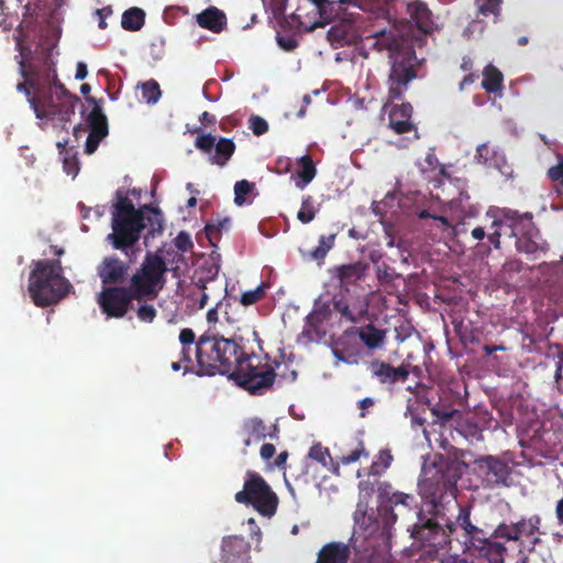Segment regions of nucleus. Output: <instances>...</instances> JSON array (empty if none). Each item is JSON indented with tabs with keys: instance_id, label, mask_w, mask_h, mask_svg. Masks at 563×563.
<instances>
[{
	"instance_id": "nucleus-28",
	"label": "nucleus",
	"mask_w": 563,
	"mask_h": 563,
	"mask_svg": "<svg viewBox=\"0 0 563 563\" xmlns=\"http://www.w3.org/2000/svg\"><path fill=\"white\" fill-rule=\"evenodd\" d=\"M347 333L358 335L362 343L369 350L383 347L386 341V330L378 329L373 323L364 327H352L347 329Z\"/></svg>"
},
{
	"instance_id": "nucleus-16",
	"label": "nucleus",
	"mask_w": 563,
	"mask_h": 563,
	"mask_svg": "<svg viewBox=\"0 0 563 563\" xmlns=\"http://www.w3.org/2000/svg\"><path fill=\"white\" fill-rule=\"evenodd\" d=\"M87 101L93 103V107L87 117L89 134L85 143V153L92 154L98 148L101 140L108 135L109 129L108 119L97 100L92 97H87Z\"/></svg>"
},
{
	"instance_id": "nucleus-13",
	"label": "nucleus",
	"mask_w": 563,
	"mask_h": 563,
	"mask_svg": "<svg viewBox=\"0 0 563 563\" xmlns=\"http://www.w3.org/2000/svg\"><path fill=\"white\" fill-rule=\"evenodd\" d=\"M506 547L495 538L485 533L479 539L471 541L463 548V553L470 555L477 563H505Z\"/></svg>"
},
{
	"instance_id": "nucleus-45",
	"label": "nucleus",
	"mask_w": 563,
	"mask_h": 563,
	"mask_svg": "<svg viewBox=\"0 0 563 563\" xmlns=\"http://www.w3.org/2000/svg\"><path fill=\"white\" fill-rule=\"evenodd\" d=\"M334 239L335 234H331L328 236L321 235L319 239V245L316 249H313L310 253L311 258L316 261H323L328 252L333 247Z\"/></svg>"
},
{
	"instance_id": "nucleus-38",
	"label": "nucleus",
	"mask_w": 563,
	"mask_h": 563,
	"mask_svg": "<svg viewBox=\"0 0 563 563\" xmlns=\"http://www.w3.org/2000/svg\"><path fill=\"white\" fill-rule=\"evenodd\" d=\"M298 164L300 170L297 173L298 179L296 180V187L303 189L316 177L317 169L310 155L301 156Z\"/></svg>"
},
{
	"instance_id": "nucleus-1",
	"label": "nucleus",
	"mask_w": 563,
	"mask_h": 563,
	"mask_svg": "<svg viewBox=\"0 0 563 563\" xmlns=\"http://www.w3.org/2000/svg\"><path fill=\"white\" fill-rule=\"evenodd\" d=\"M365 45L376 52H388L390 70L388 75V98L401 100L409 84L418 77L416 53L405 46L404 41L394 29H382L365 37Z\"/></svg>"
},
{
	"instance_id": "nucleus-7",
	"label": "nucleus",
	"mask_w": 563,
	"mask_h": 563,
	"mask_svg": "<svg viewBox=\"0 0 563 563\" xmlns=\"http://www.w3.org/2000/svg\"><path fill=\"white\" fill-rule=\"evenodd\" d=\"M147 214L111 217L112 232L108 234L107 241L114 250L122 251L130 262H134L136 252L135 247L141 239L142 231L150 229Z\"/></svg>"
},
{
	"instance_id": "nucleus-41",
	"label": "nucleus",
	"mask_w": 563,
	"mask_h": 563,
	"mask_svg": "<svg viewBox=\"0 0 563 563\" xmlns=\"http://www.w3.org/2000/svg\"><path fill=\"white\" fill-rule=\"evenodd\" d=\"M57 146L62 148L60 155L65 173L75 177L80 169L77 152L73 148H66L65 145L60 142L57 143Z\"/></svg>"
},
{
	"instance_id": "nucleus-61",
	"label": "nucleus",
	"mask_w": 563,
	"mask_h": 563,
	"mask_svg": "<svg viewBox=\"0 0 563 563\" xmlns=\"http://www.w3.org/2000/svg\"><path fill=\"white\" fill-rule=\"evenodd\" d=\"M277 44L286 52H291L298 46V41L292 35H277Z\"/></svg>"
},
{
	"instance_id": "nucleus-44",
	"label": "nucleus",
	"mask_w": 563,
	"mask_h": 563,
	"mask_svg": "<svg viewBox=\"0 0 563 563\" xmlns=\"http://www.w3.org/2000/svg\"><path fill=\"white\" fill-rule=\"evenodd\" d=\"M501 4L503 0H476L478 13L484 16L494 15L495 21L500 15Z\"/></svg>"
},
{
	"instance_id": "nucleus-32",
	"label": "nucleus",
	"mask_w": 563,
	"mask_h": 563,
	"mask_svg": "<svg viewBox=\"0 0 563 563\" xmlns=\"http://www.w3.org/2000/svg\"><path fill=\"white\" fill-rule=\"evenodd\" d=\"M367 268L368 265L362 262L342 265L335 268L336 277L341 286L345 288V292H349L350 285L356 284L365 276Z\"/></svg>"
},
{
	"instance_id": "nucleus-62",
	"label": "nucleus",
	"mask_w": 563,
	"mask_h": 563,
	"mask_svg": "<svg viewBox=\"0 0 563 563\" xmlns=\"http://www.w3.org/2000/svg\"><path fill=\"white\" fill-rule=\"evenodd\" d=\"M461 432L471 438L479 439L482 437V430L476 423L465 422L461 426Z\"/></svg>"
},
{
	"instance_id": "nucleus-56",
	"label": "nucleus",
	"mask_w": 563,
	"mask_h": 563,
	"mask_svg": "<svg viewBox=\"0 0 563 563\" xmlns=\"http://www.w3.org/2000/svg\"><path fill=\"white\" fill-rule=\"evenodd\" d=\"M559 163L548 170V177L563 186V156L558 155Z\"/></svg>"
},
{
	"instance_id": "nucleus-26",
	"label": "nucleus",
	"mask_w": 563,
	"mask_h": 563,
	"mask_svg": "<svg viewBox=\"0 0 563 563\" xmlns=\"http://www.w3.org/2000/svg\"><path fill=\"white\" fill-rule=\"evenodd\" d=\"M378 498L382 506L389 508L391 511L393 521H396L397 516L393 514V509L398 506H404L410 509L415 497L410 494L393 490V486L389 483H380L378 486Z\"/></svg>"
},
{
	"instance_id": "nucleus-36",
	"label": "nucleus",
	"mask_w": 563,
	"mask_h": 563,
	"mask_svg": "<svg viewBox=\"0 0 563 563\" xmlns=\"http://www.w3.org/2000/svg\"><path fill=\"white\" fill-rule=\"evenodd\" d=\"M476 158L478 163L487 166L497 168L501 172V167L505 164V156L494 146L488 143L481 144L477 147Z\"/></svg>"
},
{
	"instance_id": "nucleus-30",
	"label": "nucleus",
	"mask_w": 563,
	"mask_h": 563,
	"mask_svg": "<svg viewBox=\"0 0 563 563\" xmlns=\"http://www.w3.org/2000/svg\"><path fill=\"white\" fill-rule=\"evenodd\" d=\"M504 217L512 224L514 238H516V240L538 229L533 222L531 212L520 213L517 210L504 208Z\"/></svg>"
},
{
	"instance_id": "nucleus-9",
	"label": "nucleus",
	"mask_w": 563,
	"mask_h": 563,
	"mask_svg": "<svg viewBox=\"0 0 563 563\" xmlns=\"http://www.w3.org/2000/svg\"><path fill=\"white\" fill-rule=\"evenodd\" d=\"M16 51L20 52L21 59L18 60L19 73L23 77V81L16 85V90L26 96L27 102L31 104L33 96H37L38 88H42L46 79V71L51 69L53 60L51 54L47 53L41 63L33 60L26 63L31 49L24 45L20 37H16Z\"/></svg>"
},
{
	"instance_id": "nucleus-29",
	"label": "nucleus",
	"mask_w": 563,
	"mask_h": 563,
	"mask_svg": "<svg viewBox=\"0 0 563 563\" xmlns=\"http://www.w3.org/2000/svg\"><path fill=\"white\" fill-rule=\"evenodd\" d=\"M351 549L344 542H329L318 552L316 563H349Z\"/></svg>"
},
{
	"instance_id": "nucleus-20",
	"label": "nucleus",
	"mask_w": 563,
	"mask_h": 563,
	"mask_svg": "<svg viewBox=\"0 0 563 563\" xmlns=\"http://www.w3.org/2000/svg\"><path fill=\"white\" fill-rule=\"evenodd\" d=\"M251 545L243 537H224L221 544L223 563H249Z\"/></svg>"
},
{
	"instance_id": "nucleus-59",
	"label": "nucleus",
	"mask_w": 563,
	"mask_h": 563,
	"mask_svg": "<svg viewBox=\"0 0 563 563\" xmlns=\"http://www.w3.org/2000/svg\"><path fill=\"white\" fill-rule=\"evenodd\" d=\"M432 415L435 416L441 422H449L454 418V416L459 415V410L456 409H445L441 407H434L431 409Z\"/></svg>"
},
{
	"instance_id": "nucleus-37",
	"label": "nucleus",
	"mask_w": 563,
	"mask_h": 563,
	"mask_svg": "<svg viewBox=\"0 0 563 563\" xmlns=\"http://www.w3.org/2000/svg\"><path fill=\"white\" fill-rule=\"evenodd\" d=\"M482 87L489 93H495L501 90L504 76L501 71L494 65H487L483 70Z\"/></svg>"
},
{
	"instance_id": "nucleus-8",
	"label": "nucleus",
	"mask_w": 563,
	"mask_h": 563,
	"mask_svg": "<svg viewBox=\"0 0 563 563\" xmlns=\"http://www.w3.org/2000/svg\"><path fill=\"white\" fill-rule=\"evenodd\" d=\"M234 499L239 504L251 505L265 517H273L278 507V497L267 482L256 472L247 471L243 489L238 492Z\"/></svg>"
},
{
	"instance_id": "nucleus-57",
	"label": "nucleus",
	"mask_w": 563,
	"mask_h": 563,
	"mask_svg": "<svg viewBox=\"0 0 563 563\" xmlns=\"http://www.w3.org/2000/svg\"><path fill=\"white\" fill-rule=\"evenodd\" d=\"M174 244L177 247V250L181 252H188L194 247L190 235L184 231L178 233V235L174 240Z\"/></svg>"
},
{
	"instance_id": "nucleus-47",
	"label": "nucleus",
	"mask_w": 563,
	"mask_h": 563,
	"mask_svg": "<svg viewBox=\"0 0 563 563\" xmlns=\"http://www.w3.org/2000/svg\"><path fill=\"white\" fill-rule=\"evenodd\" d=\"M317 214V209L313 206V198L311 196H306L302 199L301 208L297 213V219L303 223L307 224L311 222Z\"/></svg>"
},
{
	"instance_id": "nucleus-60",
	"label": "nucleus",
	"mask_w": 563,
	"mask_h": 563,
	"mask_svg": "<svg viewBox=\"0 0 563 563\" xmlns=\"http://www.w3.org/2000/svg\"><path fill=\"white\" fill-rule=\"evenodd\" d=\"M313 311L320 312L319 316L321 317V319L329 321L331 318L332 311H334L333 306H332V300L329 302H323L320 300L316 301Z\"/></svg>"
},
{
	"instance_id": "nucleus-39",
	"label": "nucleus",
	"mask_w": 563,
	"mask_h": 563,
	"mask_svg": "<svg viewBox=\"0 0 563 563\" xmlns=\"http://www.w3.org/2000/svg\"><path fill=\"white\" fill-rule=\"evenodd\" d=\"M144 23L145 12L137 7H132L122 14L121 26L125 31H139L143 27Z\"/></svg>"
},
{
	"instance_id": "nucleus-50",
	"label": "nucleus",
	"mask_w": 563,
	"mask_h": 563,
	"mask_svg": "<svg viewBox=\"0 0 563 563\" xmlns=\"http://www.w3.org/2000/svg\"><path fill=\"white\" fill-rule=\"evenodd\" d=\"M393 461V455L388 450L378 452L376 460L372 463L371 470L373 474H379L387 470Z\"/></svg>"
},
{
	"instance_id": "nucleus-52",
	"label": "nucleus",
	"mask_w": 563,
	"mask_h": 563,
	"mask_svg": "<svg viewBox=\"0 0 563 563\" xmlns=\"http://www.w3.org/2000/svg\"><path fill=\"white\" fill-rule=\"evenodd\" d=\"M362 456L368 457V452L365 450V445L362 441H357L356 446L352 449L347 454L340 457V461L344 465H349L357 462Z\"/></svg>"
},
{
	"instance_id": "nucleus-63",
	"label": "nucleus",
	"mask_w": 563,
	"mask_h": 563,
	"mask_svg": "<svg viewBox=\"0 0 563 563\" xmlns=\"http://www.w3.org/2000/svg\"><path fill=\"white\" fill-rule=\"evenodd\" d=\"M112 13H113V10H112V8L110 5H107V7H103L101 9H97L96 10V14L99 16L98 26L101 30L107 29L108 24L106 22V19L109 18L110 15H112Z\"/></svg>"
},
{
	"instance_id": "nucleus-4",
	"label": "nucleus",
	"mask_w": 563,
	"mask_h": 563,
	"mask_svg": "<svg viewBox=\"0 0 563 563\" xmlns=\"http://www.w3.org/2000/svg\"><path fill=\"white\" fill-rule=\"evenodd\" d=\"M78 101L79 98L70 93L59 81L53 64L46 71V79L42 88H38L37 96L31 99V108L38 119L69 121Z\"/></svg>"
},
{
	"instance_id": "nucleus-18",
	"label": "nucleus",
	"mask_w": 563,
	"mask_h": 563,
	"mask_svg": "<svg viewBox=\"0 0 563 563\" xmlns=\"http://www.w3.org/2000/svg\"><path fill=\"white\" fill-rule=\"evenodd\" d=\"M130 261L123 262L117 256H107L97 267L98 276L103 285L119 286L129 279Z\"/></svg>"
},
{
	"instance_id": "nucleus-33",
	"label": "nucleus",
	"mask_w": 563,
	"mask_h": 563,
	"mask_svg": "<svg viewBox=\"0 0 563 563\" xmlns=\"http://www.w3.org/2000/svg\"><path fill=\"white\" fill-rule=\"evenodd\" d=\"M490 232L487 234L488 242L495 247H500V238L503 235L514 238L512 224L504 217V208L498 210V214L490 224Z\"/></svg>"
},
{
	"instance_id": "nucleus-6",
	"label": "nucleus",
	"mask_w": 563,
	"mask_h": 563,
	"mask_svg": "<svg viewBox=\"0 0 563 563\" xmlns=\"http://www.w3.org/2000/svg\"><path fill=\"white\" fill-rule=\"evenodd\" d=\"M276 376L277 374L267 361H263L254 353L247 354L243 351L236 369L230 377L238 380L251 394L261 395L274 384Z\"/></svg>"
},
{
	"instance_id": "nucleus-35",
	"label": "nucleus",
	"mask_w": 563,
	"mask_h": 563,
	"mask_svg": "<svg viewBox=\"0 0 563 563\" xmlns=\"http://www.w3.org/2000/svg\"><path fill=\"white\" fill-rule=\"evenodd\" d=\"M394 0H340L342 4H353L363 11L371 12L378 18L389 15Z\"/></svg>"
},
{
	"instance_id": "nucleus-15",
	"label": "nucleus",
	"mask_w": 563,
	"mask_h": 563,
	"mask_svg": "<svg viewBox=\"0 0 563 563\" xmlns=\"http://www.w3.org/2000/svg\"><path fill=\"white\" fill-rule=\"evenodd\" d=\"M332 306L334 312L340 314L341 322L360 323L368 316V302L349 292L334 295Z\"/></svg>"
},
{
	"instance_id": "nucleus-58",
	"label": "nucleus",
	"mask_w": 563,
	"mask_h": 563,
	"mask_svg": "<svg viewBox=\"0 0 563 563\" xmlns=\"http://www.w3.org/2000/svg\"><path fill=\"white\" fill-rule=\"evenodd\" d=\"M216 139L211 134L197 136L195 145L202 152H210L214 147Z\"/></svg>"
},
{
	"instance_id": "nucleus-54",
	"label": "nucleus",
	"mask_w": 563,
	"mask_h": 563,
	"mask_svg": "<svg viewBox=\"0 0 563 563\" xmlns=\"http://www.w3.org/2000/svg\"><path fill=\"white\" fill-rule=\"evenodd\" d=\"M249 128L252 130L254 135L261 136L268 131V123L264 118L252 114L249 118Z\"/></svg>"
},
{
	"instance_id": "nucleus-23",
	"label": "nucleus",
	"mask_w": 563,
	"mask_h": 563,
	"mask_svg": "<svg viewBox=\"0 0 563 563\" xmlns=\"http://www.w3.org/2000/svg\"><path fill=\"white\" fill-rule=\"evenodd\" d=\"M242 432L244 434V445L250 446L252 443H258L266 437H276L278 428L276 424L267 427L261 418L253 417L243 422Z\"/></svg>"
},
{
	"instance_id": "nucleus-2",
	"label": "nucleus",
	"mask_w": 563,
	"mask_h": 563,
	"mask_svg": "<svg viewBox=\"0 0 563 563\" xmlns=\"http://www.w3.org/2000/svg\"><path fill=\"white\" fill-rule=\"evenodd\" d=\"M27 290L34 305L44 308L67 297L73 285L64 277L59 260H38L33 262Z\"/></svg>"
},
{
	"instance_id": "nucleus-55",
	"label": "nucleus",
	"mask_w": 563,
	"mask_h": 563,
	"mask_svg": "<svg viewBox=\"0 0 563 563\" xmlns=\"http://www.w3.org/2000/svg\"><path fill=\"white\" fill-rule=\"evenodd\" d=\"M156 314H157V311H156L155 307L151 303L144 302V303L140 305V307L136 309V316H137L139 320L146 322V323H152L154 321V319L156 318Z\"/></svg>"
},
{
	"instance_id": "nucleus-17",
	"label": "nucleus",
	"mask_w": 563,
	"mask_h": 563,
	"mask_svg": "<svg viewBox=\"0 0 563 563\" xmlns=\"http://www.w3.org/2000/svg\"><path fill=\"white\" fill-rule=\"evenodd\" d=\"M87 101L93 103V107L87 117L89 134L85 143V153L92 154L98 148L101 140L108 135L109 129L108 119L97 100L92 97H87Z\"/></svg>"
},
{
	"instance_id": "nucleus-53",
	"label": "nucleus",
	"mask_w": 563,
	"mask_h": 563,
	"mask_svg": "<svg viewBox=\"0 0 563 563\" xmlns=\"http://www.w3.org/2000/svg\"><path fill=\"white\" fill-rule=\"evenodd\" d=\"M254 185L243 179L234 185V202L236 206H242L245 202V196L251 192Z\"/></svg>"
},
{
	"instance_id": "nucleus-10",
	"label": "nucleus",
	"mask_w": 563,
	"mask_h": 563,
	"mask_svg": "<svg viewBox=\"0 0 563 563\" xmlns=\"http://www.w3.org/2000/svg\"><path fill=\"white\" fill-rule=\"evenodd\" d=\"M483 483L487 488L510 487L514 483L512 466L501 456L485 455L475 460Z\"/></svg>"
},
{
	"instance_id": "nucleus-34",
	"label": "nucleus",
	"mask_w": 563,
	"mask_h": 563,
	"mask_svg": "<svg viewBox=\"0 0 563 563\" xmlns=\"http://www.w3.org/2000/svg\"><path fill=\"white\" fill-rule=\"evenodd\" d=\"M544 292L555 306L563 308V267H555L545 282Z\"/></svg>"
},
{
	"instance_id": "nucleus-5",
	"label": "nucleus",
	"mask_w": 563,
	"mask_h": 563,
	"mask_svg": "<svg viewBox=\"0 0 563 563\" xmlns=\"http://www.w3.org/2000/svg\"><path fill=\"white\" fill-rule=\"evenodd\" d=\"M166 271L162 256L147 253L140 268L131 276L126 288L137 302L154 300L163 288Z\"/></svg>"
},
{
	"instance_id": "nucleus-25",
	"label": "nucleus",
	"mask_w": 563,
	"mask_h": 563,
	"mask_svg": "<svg viewBox=\"0 0 563 563\" xmlns=\"http://www.w3.org/2000/svg\"><path fill=\"white\" fill-rule=\"evenodd\" d=\"M354 336L353 333H347V330L335 342L332 350L334 357L349 365H356L362 360L363 353L362 347L358 343L350 342V338Z\"/></svg>"
},
{
	"instance_id": "nucleus-14",
	"label": "nucleus",
	"mask_w": 563,
	"mask_h": 563,
	"mask_svg": "<svg viewBox=\"0 0 563 563\" xmlns=\"http://www.w3.org/2000/svg\"><path fill=\"white\" fill-rule=\"evenodd\" d=\"M411 537L420 541L422 545L443 549L451 544L452 534L446 523L444 527L433 519L419 518L411 530Z\"/></svg>"
},
{
	"instance_id": "nucleus-3",
	"label": "nucleus",
	"mask_w": 563,
	"mask_h": 563,
	"mask_svg": "<svg viewBox=\"0 0 563 563\" xmlns=\"http://www.w3.org/2000/svg\"><path fill=\"white\" fill-rule=\"evenodd\" d=\"M195 353L200 375L219 373L230 377L242 357L243 346L234 339L205 333L197 341Z\"/></svg>"
},
{
	"instance_id": "nucleus-27",
	"label": "nucleus",
	"mask_w": 563,
	"mask_h": 563,
	"mask_svg": "<svg viewBox=\"0 0 563 563\" xmlns=\"http://www.w3.org/2000/svg\"><path fill=\"white\" fill-rule=\"evenodd\" d=\"M516 249L520 253L527 254L530 258H539L549 250V244L542 238L538 229L529 234L523 235L516 240Z\"/></svg>"
},
{
	"instance_id": "nucleus-43",
	"label": "nucleus",
	"mask_w": 563,
	"mask_h": 563,
	"mask_svg": "<svg viewBox=\"0 0 563 563\" xmlns=\"http://www.w3.org/2000/svg\"><path fill=\"white\" fill-rule=\"evenodd\" d=\"M142 98L148 104H155L161 96L162 91L158 82L155 79H150L141 85Z\"/></svg>"
},
{
	"instance_id": "nucleus-21",
	"label": "nucleus",
	"mask_w": 563,
	"mask_h": 563,
	"mask_svg": "<svg viewBox=\"0 0 563 563\" xmlns=\"http://www.w3.org/2000/svg\"><path fill=\"white\" fill-rule=\"evenodd\" d=\"M407 14L410 22L424 35L431 34L435 29L434 16L428 4L421 0H415L407 4Z\"/></svg>"
},
{
	"instance_id": "nucleus-31",
	"label": "nucleus",
	"mask_w": 563,
	"mask_h": 563,
	"mask_svg": "<svg viewBox=\"0 0 563 563\" xmlns=\"http://www.w3.org/2000/svg\"><path fill=\"white\" fill-rule=\"evenodd\" d=\"M196 21L200 27L213 33H220L227 26L225 13L216 7H209L197 14Z\"/></svg>"
},
{
	"instance_id": "nucleus-46",
	"label": "nucleus",
	"mask_w": 563,
	"mask_h": 563,
	"mask_svg": "<svg viewBox=\"0 0 563 563\" xmlns=\"http://www.w3.org/2000/svg\"><path fill=\"white\" fill-rule=\"evenodd\" d=\"M492 537L496 540L501 539L505 541L518 542V534L515 523H499L492 533Z\"/></svg>"
},
{
	"instance_id": "nucleus-24",
	"label": "nucleus",
	"mask_w": 563,
	"mask_h": 563,
	"mask_svg": "<svg viewBox=\"0 0 563 563\" xmlns=\"http://www.w3.org/2000/svg\"><path fill=\"white\" fill-rule=\"evenodd\" d=\"M412 106L409 102L395 104L388 115V125L397 134L417 131L412 120Z\"/></svg>"
},
{
	"instance_id": "nucleus-48",
	"label": "nucleus",
	"mask_w": 563,
	"mask_h": 563,
	"mask_svg": "<svg viewBox=\"0 0 563 563\" xmlns=\"http://www.w3.org/2000/svg\"><path fill=\"white\" fill-rule=\"evenodd\" d=\"M308 456L327 468H329V463H332V457L330 455L329 449L322 446L320 443L313 444L310 448Z\"/></svg>"
},
{
	"instance_id": "nucleus-40",
	"label": "nucleus",
	"mask_w": 563,
	"mask_h": 563,
	"mask_svg": "<svg viewBox=\"0 0 563 563\" xmlns=\"http://www.w3.org/2000/svg\"><path fill=\"white\" fill-rule=\"evenodd\" d=\"M216 155L212 157V164L224 166L235 152V143L231 139L221 137L214 143Z\"/></svg>"
},
{
	"instance_id": "nucleus-19",
	"label": "nucleus",
	"mask_w": 563,
	"mask_h": 563,
	"mask_svg": "<svg viewBox=\"0 0 563 563\" xmlns=\"http://www.w3.org/2000/svg\"><path fill=\"white\" fill-rule=\"evenodd\" d=\"M446 527L452 536L457 528L463 531V548L470 544L471 541H475V539H479L486 533L482 528L473 523L470 506H460L455 521L448 520Z\"/></svg>"
},
{
	"instance_id": "nucleus-22",
	"label": "nucleus",
	"mask_w": 563,
	"mask_h": 563,
	"mask_svg": "<svg viewBox=\"0 0 563 563\" xmlns=\"http://www.w3.org/2000/svg\"><path fill=\"white\" fill-rule=\"evenodd\" d=\"M409 365L401 364L398 367L391 366L389 363L375 360L371 363L373 375L382 384L394 385L405 383L409 377Z\"/></svg>"
},
{
	"instance_id": "nucleus-12",
	"label": "nucleus",
	"mask_w": 563,
	"mask_h": 563,
	"mask_svg": "<svg viewBox=\"0 0 563 563\" xmlns=\"http://www.w3.org/2000/svg\"><path fill=\"white\" fill-rule=\"evenodd\" d=\"M147 214L146 220L150 225V234L163 232V214L162 211L148 205L136 209L132 200L121 190L117 191V202L112 207L111 217L139 216Z\"/></svg>"
},
{
	"instance_id": "nucleus-64",
	"label": "nucleus",
	"mask_w": 563,
	"mask_h": 563,
	"mask_svg": "<svg viewBox=\"0 0 563 563\" xmlns=\"http://www.w3.org/2000/svg\"><path fill=\"white\" fill-rule=\"evenodd\" d=\"M230 306L229 300H221L217 303L214 308H211L207 312V321L209 323H216L218 321V311L221 310L223 307Z\"/></svg>"
},
{
	"instance_id": "nucleus-49",
	"label": "nucleus",
	"mask_w": 563,
	"mask_h": 563,
	"mask_svg": "<svg viewBox=\"0 0 563 563\" xmlns=\"http://www.w3.org/2000/svg\"><path fill=\"white\" fill-rule=\"evenodd\" d=\"M347 27H351V25H344V24H336L333 25L329 32L328 37L332 42H336L340 45H344L346 43H350L352 38V34L347 32Z\"/></svg>"
},
{
	"instance_id": "nucleus-51",
	"label": "nucleus",
	"mask_w": 563,
	"mask_h": 563,
	"mask_svg": "<svg viewBox=\"0 0 563 563\" xmlns=\"http://www.w3.org/2000/svg\"><path fill=\"white\" fill-rule=\"evenodd\" d=\"M265 285L261 284L254 289L244 291L240 298L241 305L247 307L260 301L265 296Z\"/></svg>"
},
{
	"instance_id": "nucleus-42",
	"label": "nucleus",
	"mask_w": 563,
	"mask_h": 563,
	"mask_svg": "<svg viewBox=\"0 0 563 563\" xmlns=\"http://www.w3.org/2000/svg\"><path fill=\"white\" fill-rule=\"evenodd\" d=\"M540 522L541 519L538 516H532L528 519L522 518L516 522L518 542H520L522 538L532 537L539 530Z\"/></svg>"
},
{
	"instance_id": "nucleus-11",
	"label": "nucleus",
	"mask_w": 563,
	"mask_h": 563,
	"mask_svg": "<svg viewBox=\"0 0 563 563\" xmlns=\"http://www.w3.org/2000/svg\"><path fill=\"white\" fill-rule=\"evenodd\" d=\"M135 300L126 286H104L97 296L102 313L109 318H123Z\"/></svg>"
}]
</instances>
